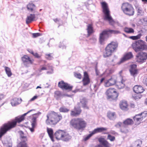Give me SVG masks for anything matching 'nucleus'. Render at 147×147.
Here are the masks:
<instances>
[{
	"label": "nucleus",
	"instance_id": "f257e3e1",
	"mask_svg": "<svg viewBox=\"0 0 147 147\" xmlns=\"http://www.w3.org/2000/svg\"><path fill=\"white\" fill-rule=\"evenodd\" d=\"M34 110V109H33L29 111L27 113H24L22 115L16 117L14 120L9 121L7 123L3 125L0 128V138L7 131L14 127L16 126L17 123H19L23 120L24 119V116L28 113Z\"/></svg>",
	"mask_w": 147,
	"mask_h": 147
},
{
	"label": "nucleus",
	"instance_id": "f03ea898",
	"mask_svg": "<svg viewBox=\"0 0 147 147\" xmlns=\"http://www.w3.org/2000/svg\"><path fill=\"white\" fill-rule=\"evenodd\" d=\"M47 117V119L46 121V123L47 125L56 124L62 118L61 116L53 111L49 113Z\"/></svg>",
	"mask_w": 147,
	"mask_h": 147
},
{
	"label": "nucleus",
	"instance_id": "7ed1b4c3",
	"mask_svg": "<svg viewBox=\"0 0 147 147\" xmlns=\"http://www.w3.org/2000/svg\"><path fill=\"white\" fill-rule=\"evenodd\" d=\"M118 47L117 42H112L109 44L105 49L103 56L105 57H109L116 50Z\"/></svg>",
	"mask_w": 147,
	"mask_h": 147
},
{
	"label": "nucleus",
	"instance_id": "20e7f679",
	"mask_svg": "<svg viewBox=\"0 0 147 147\" xmlns=\"http://www.w3.org/2000/svg\"><path fill=\"white\" fill-rule=\"evenodd\" d=\"M131 45L133 49L136 52L147 50V45L146 42L142 40L134 41Z\"/></svg>",
	"mask_w": 147,
	"mask_h": 147
},
{
	"label": "nucleus",
	"instance_id": "39448f33",
	"mask_svg": "<svg viewBox=\"0 0 147 147\" xmlns=\"http://www.w3.org/2000/svg\"><path fill=\"white\" fill-rule=\"evenodd\" d=\"M70 124L74 128L80 129L86 127V123L83 119L77 118L72 119L70 121Z\"/></svg>",
	"mask_w": 147,
	"mask_h": 147
},
{
	"label": "nucleus",
	"instance_id": "423d86ee",
	"mask_svg": "<svg viewBox=\"0 0 147 147\" xmlns=\"http://www.w3.org/2000/svg\"><path fill=\"white\" fill-rule=\"evenodd\" d=\"M120 33V31L117 30H104L100 34L99 42L100 44H104L105 42L107 39L110 34H118Z\"/></svg>",
	"mask_w": 147,
	"mask_h": 147
},
{
	"label": "nucleus",
	"instance_id": "0eeeda50",
	"mask_svg": "<svg viewBox=\"0 0 147 147\" xmlns=\"http://www.w3.org/2000/svg\"><path fill=\"white\" fill-rule=\"evenodd\" d=\"M103 10L105 14V19L108 20L111 25L115 26L118 23L114 21L110 15V12L107 3L105 2L102 3Z\"/></svg>",
	"mask_w": 147,
	"mask_h": 147
},
{
	"label": "nucleus",
	"instance_id": "6e6552de",
	"mask_svg": "<svg viewBox=\"0 0 147 147\" xmlns=\"http://www.w3.org/2000/svg\"><path fill=\"white\" fill-rule=\"evenodd\" d=\"M54 136L57 140H62L67 141L71 138V137L68 134L63 130H59L55 133Z\"/></svg>",
	"mask_w": 147,
	"mask_h": 147
},
{
	"label": "nucleus",
	"instance_id": "1a4fd4ad",
	"mask_svg": "<svg viewBox=\"0 0 147 147\" xmlns=\"http://www.w3.org/2000/svg\"><path fill=\"white\" fill-rule=\"evenodd\" d=\"M105 94L107 99L110 100H115L119 96L118 93L114 88H110L108 89L105 92Z\"/></svg>",
	"mask_w": 147,
	"mask_h": 147
},
{
	"label": "nucleus",
	"instance_id": "9d476101",
	"mask_svg": "<svg viewBox=\"0 0 147 147\" xmlns=\"http://www.w3.org/2000/svg\"><path fill=\"white\" fill-rule=\"evenodd\" d=\"M123 12L129 16H131L134 13V10L132 6L127 3H125L122 4L121 7Z\"/></svg>",
	"mask_w": 147,
	"mask_h": 147
},
{
	"label": "nucleus",
	"instance_id": "9b49d317",
	"mask_svg": "<svg viewBox=\"0 0 147 147\" xmlns=\"http://www.w3.org/2000/svg\"><path fill=\"white\" fill-rule=\"evenodd\" d=\"M147 59V53L145 52L138 53L136 56V61L140 63H142L145 62Z\"/></svg>",
	"mask_w": 147,
	"mask_h": 147
},
{
	"label": "nucleus",
	"instance_id": "f8f14e48",
	"mask_svg": "<svg viewBox=\"0 0 147 147\" xmlns=\"http://www.w3.org/2000/svg\"><path fill=\"white\" fill-rule=\"evenodd\" d=\"M147 116V111H145L140 114L136 115L134 117V120L136 123L139 124Z\"/></svg>",
	"mask_w": 147,
	"mask_h": 147
},
{
	"label": "nucleus",
	"instance_id": "ddd939ff",
	"mask_svg": "<svg viewBox=\"0 0 147 147\" xmlns=\"http://www.w3.org/2000/svg\"><path fill=\"white\" fill-rule=\"evenodd\" d=\"M117 77L113 75L112 76L111 78L105 81L104 85L105 87H109L114 85L116 82Z\"/></svg>",
	"mask_w": 147,
	"mask_h": 147
},
{
	"label": "nucleus",
	"instance_id": "4468645a",
	"mask_svg": "<svg viewBox=\"0 0 147 147\" xmlns=\"http://www.w3.org/2000/svg\"><path fill=\"white\" fill-rule=\"evenodd\" d=\"M133 57V55L131 52L126 53L124 55L123 57L121 58L120 61L117 63L119 65L120 64L125 61L129 59L132 58Z\"/></svg>",
	"mask_w": 147,
	"mask_h": 147
},
{
	"label": "nucleus",
	"instance_id": "2eb2a0df",
	"mask_svg": "<svg viewBox=\"0 0 147 147\" xmlns=\"http://www.w3.org/2000/svg\"><path fill=\"white\" fill-rule=\"evenodd\" d=\"M58 86L62 89L68 90H71L72 87L68 84L64 82L63 81L59 82L58 83Z\"/></svg>",
	"mask_w": 147,
	"mask_h": 147
},
{
	"label": "nucleus",
	"instance_id": "dca6fc26",
	"mask_svg": "<svg viewBox=\"0 0 147 147\" xmlns=\"http://www.w3.org/2000/svg\"><path fill=\"white\" fill-rule=\"evenodd\" d=\"M84 78L82 80L83 84L86 86L89 84L90 82V80L87 73L86 71L84 73Z\"/></svg>",
	"mask_w": 147,
	"mask_h": 147
},
{
	"label": "nucleus",
	"instance_id": "f3484780",
	"mask_svg": "<svg viewBox=\"0 0 147 147\" xmlns=\"http://www.w3.org/2000/svg\"><path fill=\"white\" fill-rule=\"evenodd\" d=\"M129 71L131 75L135 78L138 73V71L136 69V65L135 64L131 65Z\"/></svg>",
	"mask_w": 147,
	"mask_h": 147
},
{
	"label": "nucleus",
	"instance_id": "a211bd4d",
	"mask_svg": "<svg viewBox=\"0 0 147 147\" xmlns=\"http://www.w3.org/2000/svg\"><path fill=\"white\" fill-rule=\"evenodd\" d=\"M20 137L21 140L23 142H20L18 145L17 147H27L26 144L25 142L27 140L26 137L22 134L21 135Z\"/></svg>",
	"mask_w": 147,
	"mask_h": 147
},
{
	"label": "nucleus",
	"instance_id": "6ab92c4d",
	"mask_svg": "<svg viewBox=\"0 0 147 147\" xmlns=\"http://www.w3.org/2000/svg\"><path fill=\"white\" fill-rule=\"evenodd\" d=\"M49 70V71H48L47 72V74H52L53 72V69L52 67L51 66H50L49 65H43L41 66L40 69V71L41 72L42 70Z\"/></svg>",
	"mask_w": 147,
	"mask_h": 147
},
{
	"label": "nucleus",
	"instance_id": "aec40b11",
	"mask_svg": "<svg viewBox=\"0 0 147 147\" xmlns=\"http://www.w3.org/2000/svg\"><path fill=\"white\" fill-rule=\"evenodd\" d=\"M22 101L21 98L19 99L18 98H15L11 100V104L13 106H15L20 104Z\"/></svg>",
	"mask_w": 147,
	"mask_h": 147
},
{
	"label": "nucleus",
	"instance_id": "412c9836",
	"mask_svg": "<svg viewBox=\"0 0 147 147\" xmlns=\"http://www.w3.org/2000/svg\"><path fill=\"white\" fill-rule=\"evenodd\" d=\"M22 60L25 64H32L33 60L31 59L28 56L24 55L22 57Z\"/></svg>",
	"mask_w": 147,
	"mask_h": 147
},
{
	"label": "nucleus",
	"instance_id": "4be33fe9",
	"mask_svg": "<svg viewBox=\"0 0 147 147\" xmlns=\"http://www.w3.org/2000/svg\"><path fill=\"white\" fill-rule=\"evenodd\" d=\"M100 143L105 147H111V145L104 138H100L98 139Z\"/></svg>",
	"mask_w": 147,
	"mask_h": 147
},
{
	"label": "nucleus",
	"instance_id": "5701e85b",
	"mask_svg": "<svg viewBox=\"0 0 147 147\" xmlns=\"http://www.w3.org/2000/svg\"><path fill=\"white\" fill-rule=\"evenodd\" d=\"M115 126L117 127H121V131L122 132L126 133L128 131L127 128L125 127V125H123L121 122H119Z\"/></svg>",
	"mask_w": 147,
	"mask_h": 147
},
{
	"label": "nucleus",
	"instance_id": "b1692460",
	"mask_svg": "<svg viewBox=\"0 0 147 147\" xmlns=\"http://www.w3.org/2000/svg\"><path fill=\"white\" fill-rule=\"evenodd\" d=\"M134 90L136 93L140 94L143 92L144 90L142 86L137 85L134 86Z\"/></svg>",
	"mask_w": 147,
	"mask_h": 147
},
{
	"label": "nucleus",
	"instance_id": "393cba45",
	"mask_svg": "<svg viewBox=\"0 0 147 147\" xmlns=\"http://www.w3.org/2000/svg\"><path fill=\"white\" fill-rule=\"evenodd\" d=\"M107 130V129L106 128L103 127H98L94 129L91 132L93 135L98 133H100L106 131Z\"/></svg>",
	"mask_w": 147,
	"mask_h": 147
},
{
	"label": "nucleus",
	"instance_id": "a878e982",
	"mask_svg": "<svg viewBox=\"0 0 147 147\" xmlns=\"http://www.w3.org/2000/svg\"><path fill=\"white\" fill-rule=\"evenodd\" d=\"M35 17V15L34 14H30L28 15L26 19V23L28 24L31 23L34 20Z\"/></svg>",
	"mask_w": 147,
	"mask_h": 147
},
{
	"label": "nucleus",
	"instance_id": "bb28decb",
	"mask_svg": "<svg viewBox=\"0 0 147 147\" xmlns=\"http://www.w3.org/2000/svg\"><path fill=\"white\" fill-rule=\"evenodd\" d=\"M81 111L80 108H75L74 111H72L71 113V115L72 116H76L79 115Z\"/></svg>",
	"mask_w": 147,
	"mask_h": 147
},
{
	"label": "nucleus",
	"instance_id": "cd10ccee",
	"mask_svg": "<svg viewBox=\"0 0 147 147\" xmlns=\"http://www.w3.org/2000/svg\"><path fill=\"white\" fill-rule=\"evenodd\" d=\"M115 84L116 87L119 89H123L125 86L124 81L123 79H121V81L116 82Z\"/></svg>",
	"mask_w": 147,
	"mask_h": 147
},
{
	"label": "nucleus",
	"instance_id": "c85d7f7f",
	"mask_svg": "<svg viewBox=\"0 0 147 147\" xmlns=\"http://www.w3.org/2000/svg\"><path fill=\"white\" fill-rule=\"evenodd\" d=\"M47 132L51 140L53 142H54L55 140L53 137V129L49 127H47Z\"/></svg>",
	"mask_w": 147,
	"mask_h": 147
},
{
	"label": "nucleus",
	"instance_id": "c756f323",
	"mask_svg": "<svg viewBox=\"0 0 147 147\" xmlns=\"http://www.w3.org/2000/svg\"><path fill=\"white\" fill-rule=\"evenodd\" d=\"M120 107L121 109L123 110H127V109L128 105L126 101H122L120 103Z\"/></svg>",
	"mask_w": 147,
	"mask_h": 147
},
{
	"label": "nucleus",
	"instance_id": "7c9ffc66",
	"mask_svg": "<svg viewBox=\"0 0 147 147\" xmlns=\"http://www.w3.org/2000/svg\"><path fill=\"white\" fill-rule=\"evenodd\" d=\"M107 116L110 119L112 120L115 119L116 117L115 113L111 111L107 113Z\"/></svg>",
	"mask_w": 147,
	"mask_h": 147
},
{
	"label": "nucleus",
	"instance_id": "2f4dec72",
	"mask_svg": "<svg viewBox=\"0 0 147 147\" xmlns=\"http://www.w3.org/2000/svg\"><path fill=\"white\" fill-rule=\"evenodd\" d=\"M37 125L36 120L35 119H32L31 125L32 127L30 128L29 129L30 131L33 132L34 131V128Z\"/></svg>",
	"mask_w": 147,
	"mask_h": 147
},
{
	"label": "nucleus",
	"instance_id": "473e14b6",
	"mask_svg": "<svg viewBox=\"0 0 147 147\" xmlns=\"http://www.w3.org/2000/svg\"><path fill=\"white\" fill-rule=\"evenodd\" d=\"M87 30L88 36L93 32L94 31L92 24H89L87 26Z\"/></svg>",
	"mask_w": 147,
	"mask_h": 147
},
{
	"label": "nucleus",
	"instance_id": "72a5a7b5",
	"mask_svg": "<svg viewBox=\"0 0 147 147\" xmlns=\"http://www.w3.org/2000/svg\"><path fill=\"white\" fill-rule=\"evenodd\" d=\"M134 122L132 119H127L123 121V125H131Z\"/></svg>",
	"mask_w": 147,
	"mask_h": 147
},
{
	"label": "nucleus",
	"instance_id": "f704fd0d",
	"mask_svg": "<svg viewBox=\"0 0 147 147\" xmlns=\"http://www.w3.org/2000/svg\"><path fill=\"white\" fill-rule=\"evenodd\" d=\"M5 69L6 73L8 77H11L12 75V73L11 69L7 67H5Z\"/></svg>",
	"mask_w": 147,
	"mask_h": 147
},
{
	"label": "nucleus",
	"instance_id": "c9c22d12",
	"mask_svg": "<svg viewBox=\"0 0 147 147\" xmlns=\"http://www.w3.org/2000/svg\"><path fill=\"white\" fill-rule=\"evenodd\" d=\"M35 8V6L33 3H29L27 5V8L28 10L31 11L34 10Z\"/></svg>",
	"mask_w": 147,
	"mask_h": 147
},
{
	"label": "nucleus",
	"instance_id": "e433bc0d",
	"mask_svg": "<svg viewBox=\"0 0 147 147\" xmlns=\"http://www.w3.org/2000/svg\"><path fill=\"white\" fill-rule=\"evenodd\" d=\"M114 71V70L113 69H107L104 73L105 75L107 76L109 74L112 73Z\"/></svg>",
	"mask_w": 147,
	"mask_h": 147
},
{
	"label": "nucleus",
	"instance_id": "4c0bfd02",
	"mask_svg": "<svg viewBox=\"0 0 147 147\" xmlns=\"http://www.w3.org/2000/svg\"><path fill=\"white\" fill-rule=\"evenodd\" d=\"M124 31L129 33H133L134 32V30L132 28L127 27L125 28Z\"/></svg>",
	"mask_w": 147,
	"mask_h": 147
},
{
	"label": "nucleus",
	"instance_id": "58836bf2",
	"mask_svg": "<svg viewBox=\"0 0 147 147\" xmlns=\"http://www.w3.org/2000/svg\"><path fill=\"white\" fill-rule=\"evenodd\" d=\"M142 144V141L141 140H138L136 141L134 143V146L136 147H140Z\"/></svg>",
	"mask_w": 147,
	"mask_h": 147
},
{
	"label": "nucleus",
	"instance_id": "ea45409f",
	"mask_svg": "<svg viewBox=\"0 0 147 147\" xmlns=\"http://www.w3.org/2000/svg\"><path fill=\"white\" fill-rule=\"evenodd\" d=\"M59 111L60 112L66 113L68 112L69 109L66 108L65 107H61L59 109Z\"/></svg>",
	"mask_w": 147,
	"mask_h": 147
},
{
	"label": "nucleus",
	"instance_id": "a19ab883",
	"mask_svg": "<svg viewBox=\"0 0 147 147\" xmlns=\"http://www.w3.org/2000/svg\"><path fill=\"white\" fill-rule=\"evenodd\" d=\"M141 34H140L136 36H131L129 38L135 40L139 39L141 36Z\"/></svg>",
	"mask_w": 147,
	"mask_h": 147
},
{
	"label": "nucleus",
	"instance_id": "79ce46f5",
	"mask_svg": "<svg viewBox=\"0 0 147 147\" xmlns=\"http://www.w3.org/2000/svg\"><path fill=\"white\" fill-rule=\"evenodd\" d=\"M80 102L82 104V106L84 108H88V107L86 105V102L84 99L82 100Z\"/></svg>",
	"mask_w": 147,
	"mask_h": 147
},
{
	"label": "nucleus",
	"instance_id": "37998d69",
	"mask_svg": "<svg viewBox=\"0 0 147 147\" xmlns=\"http://www.w3.org/2000/svg\"><path fill=\"white\" fill-rule=\"evenodd\" d=\"M93 135V134H92V133L91 132L90 134L84 137L83 139V140L85 141H87Z\"/></svg>",
	"mask_w": 147,
	"mask_h": 147
},
{
	"label": "nucleus",
	"instance_id": "c03bdc74",
	"mask_svg": "<svg viewBox=\"0 0 147 147\" xmlns=\"http://www.w3.org/2000/svg\"><path fill=\"white\" fill-rule=\"evenodd\" d=\"M141 95L138 94H135L133 95V97L135 99H138L140 98L141 97Z\"/></svg>",
	"mask_w": 147,
	"mask_h": 147
},
{
	"label": "nucleus",
	"instance_id": "a18cd8bd",
	"mask_svg": "<svg viewBox=\"0 0 147 147\" xmlns=\"http://www.w3.org/2000/svg\"><path fill=\"white\" fill-rule=\"evenodd\" d=\"M41 114L40 112H38L37 113L34 114L32 115V119H35L36 120V119L38 117L39 115Z\"/></svg>",
	"mask_w": 147,
	"mask_h": 147
},
{
	"label": "nucleus",
	"instance_id": "49530a36",
	"mask_svg": "<svg viewBox=\"0 0 147 147\" xmlns=\"http://www.w3.org/2000/svg\"><path fill=\"white\" fill-rule=\"evenodd\" d=\"M74 76L76 78H77L79 79H81L82 78L81 75L79 73H78L77 72L74 73Z\"/></svg>",
	"mask_w": 147,
	"mask_h": 147
},
{
	"label": "nucleus",
	"instance_id": "de8ad7c7",
	"mask_svg": "<svg viewBox=\"0 0 147 147\" xmlns=\"http://www.w3.org/2000/svg\"><path fill=\"white\" fill-rule=\"evenodd\" d=\"M107 138L109 140L111 141H113L115 140V138L113 136H111L110 135H109L108 136Z\"/></svg>",
	"mask_w": 147,
	"mask_h": 147
},
{
	"label": "nucleus",
	"instance_id": "09e8293b",
	"mask_svg": "<svg viewBox=\"0 0 147 147\" xmlns=\"http://www.w3.org/2000/svg\"><path fill=\"white\" fill-rule=\"evenodd\" d=\"M45 57L47 59L49 60H51L53 58V57L50 54H46Z\"/></svg>",
	"mask_w": 147,
	"mask_h": 147
},
{
	"label": "nucleus",
	"instance_id": "8fccbe9b",
	"mask_svg": "<svg viewBox=\"0 0 147 147\" xmlns=\"http://www.w3.org/2000/svg\"><path fill=\"white\" fill-rule=\"evenodd\" d=\"M41 35V34L39 33H33L32 34V36L34 38H36L40 36Z\"/></svg>",
	"mask_w": 147,
	"mask_h": 147
},
{
	"label": "nucleus",
	"instance_id": "3c124183",
	"mask_svg": "<svg viewBox=\"0 0 147 147\" xmlns=\"http://www.w3.org/2000/svg\"><path fill=\"white\" fill-rule=\"evenodd\" d=\"M34 56H35L37 58H39V56L38 55V54L37 53H33V51H31L30 52Z\"/></svg>",
	"mask_w": 147,
	"mask_h": 147
},
{
	"label": "nucleus",
	"instance_id": "603ef678",
	"mask_svg": "<svg viewBox=\"0 0 147 147\" xmlns=\"http://www.w3.org/2000/svg\"><path fill=\"white\" fill-rule=\"evenodd\" d=\"M38 96H34L33 98H31L30 100V101H32L34 100H35L36 99Z\"/></svg>",
	"mask_w": 147,
	"mask_h": 147
},
{
	"label": "nucleus",
	"instance_id": "864d4df0",
	"mask_svg": "<svg viewBox=\"0 0 147 147\" xmlns=\"http://www.w3.org/2000/svg\"><path fill=\"white\" fill-rule=\"evenodd\" d=\"M143 82L147 86V78L144 80Z\"/></svg>",
	"mask_w": 147,
	"mask_h": 147
},
{
	"label": "nucleus",
	"instance_id": "5fc2aeb1",
	"mask_svg": "<svg viewBox=\"0 0 147 147\" xmlns=\"http://www.w3.org/2000/svg\"><path fill=\"white\" fill-rule=\"evenodd\" d=\"M4 97V95L3 94H0V100Z\"/></svg>",
	"mask_w": 147,
	"mask_h": 147
},
{
	"label": "nucleus",
	"instance_id": "6e6d98bb",
	"mask_svg": "<svg viewBox=\"0 0 147 147\" xmlns=\"http://www.w3.org/2000/svg\"><path fill=\"white\" fill-rule=\"evenodd\" d=\"M96 72L97 75H99V72L96 69Z\"/></svg>",
	"mask_w": 147,
	"mask_h": 147
},
{
	"label": "nucleus",
	"instance_id": "4d7b16f0",
	"mask_svg": "<svg viewBox=\"0 0 147 147\" xmlns=\"http://www.w3.org/2000/svg\"><path fill=\"white\" fill-rule=\"evenodd\" d=\"M142 1L144 3H146L147 2V0H142Z\"/></svg>",
	"mask_w": 147,
	"mask_h": 147
},
{
	"label": "nucleus",
	"instance_id": "13d9d810",
	"mask_svg": "<svg viewBox=\"0 0 147 147\" xmlns=\"http://www.w3.org/2000/svg\"><path fill=\"white\" fill-rule=\"evenodd\" d=\"M131 107L134 108L135 107L134 104L133 103H131Z\"/></svg>",
	"mask_w": 147,
	"mask_h": 147
},
{
	"label": "nucleus",
	"instance_id": "bf43d9fd",
	"mask_svg": "<svg viewBox=\"0 0 147 147\" xmlns=\"http://www.w3.org/2000/svg\"><path fill=\"white\" fill-rule=\"evenodd\" d=\"M105 80V78H102L100 80V83H102Z\"/></svg>",
	"mask_w": 147,
	"mask_h": 147
},
{
	"label": "nucleus",
	"instance_id": "052dcab7",
	"mask_svg": "<svg viewBox=\"0 0 147 147\" xmlns=\"http://www.w3.org/2000/svg\"><path fill=\"white\" fill-rule=\"evenodd\" d=\"M145 103L146 105H147V98L145 100Z\"/></svg>",
	"mask_w": 147,
	"mask_h": 147
},
{
	"label": "nucleus",
	"instance_id": "680f3d73",
	"mask_svg": "<svg viewBox=\"0 0 147 147\" xmlns=\"http://www.w3.org/2000/svg\"><path fill=\"white\" fill-rule=\"evenodd\" d=\"M55 94H60V92L59 91L56 92H55Z\"/></svg>",
	"mask_w": 147,
	"mask_h": 147
},
{
	"label": "nucleus",
	"instance_id": "e2e57ef3",
	"mask_svg": "<svg viewBox=\"0 0 147 147\" xmlns=\"http://www.w3.org/2000/svg\"><path fill=\"white\" fill-rule=\"evenodd\" d=\"M95 147H102L100 145H98L96 146Z\"/></svg>",
	"mask_w": 147,
	"mask_h": 147
},
{
	"label": "nucleus",
	"instance_id": "0e129e2a",
	"mask_svg": "<svg viewBox=\"0 0 147 147\" xmlns=\"http://www.w3.org/2000/svg\"><path fill=\"white\" fill-rule=\"evenodd\" d=\"M41 88L39 86H38L36 88V89H38V88Z\"/></svg>",
	"mask_w": 147,
	"mask_h": 147
},
{
	"label": "nucleus",
	"instance_id": "69168bd1",
	"mask_svg": "<svg viewBox=\"0 0 147 147\" xmlns=\"http://www.w3.org/2000/svg\"><path fill=\"white\" fill-rule=\"evenodd\" d=\"M57 20H58L57 19H55L54 20V21L55 22H57Z\"/></svg>",
	"mask_w": 147,
	"mask_h": 147
},
{
	"label": "nucleus",
	"instance_id": "338daca9",
	"mask_svg": "<svg viewBox=\"0 0 147 147\" xmlns=\"http://www.w3.org/2000/svg\"><path fill=\"white\" fill-rule=\"evenodd\" d=\"M65 96H69V97H70L71 96V95H65Z\"/></svg>",
	"mask_w": 147,
	"mask_h": 147
},
{
	"label": "nucleus",
	"instance_id": "774afa93",
	"mask_svg": "<svg viewBox=\"0 0 147 147\" xmlns=\"http://www.w3.org/2000/svg\"><path fill=\"white\" fill-rule=\"evenodd\" d=\"M146 40L147 42V36H146Z\"/></svg>",
	"mask_w": 147,
	"mask_h": 147
}]
</instances>
